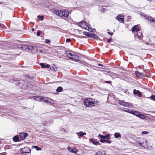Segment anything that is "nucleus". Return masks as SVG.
<instances>
[{
	"label": "nucleus",
	"instance_id": "nucleus-40",
	"mask_svg": "<svg viewBox=\"0 0 155 155\" xmlns=\"http://www.w3.org/2000/svg\"><path fill=\"white\" fill-rule=\"evenodd\" d=\"M107 10V9H105V8H103L101 10V12H105Z\"/></svg>",
	"mask_w": 155,
	"mask_h": 155
},
{
	"label": "nucleus",
	"instance_id": "nucleus-50",
	"mask_svg": "<svg viewBox=\"0 0 155 155\" xmlns=\"http://www.w3.org/2000/svg\"><path fill=\"white\" fill-rule=\"evenodd\" d=\"M98 65L99 66H101V67H103V65L102 64H98Z\"/></svg>",
	"mask_w": 155,
	"mask_h": 155
},
{
	"label": "nucleus",
	"instance_id": "nucleus-11",
	"mask_svg": "<svg viewBox=\"0 0 155 155\" xmlns=\"http://www.w3.org/2000/svg\"><path fill=\"white\" fill-rule=\"evenodd\" d=\"M30 45L28 46L26 45H22L21 46V49L23 51H30Z\"/></svg>",
	"mask_w": 155,
	"mask_h": 155
},
{
	"label": "nucleus",
	"instance_id": "nucleus-12",
	"mask_svg": "<svg viewBox=\"0 0 155 155\" xmlns=\"http://www.w3.org/2000/svg\"><path fill=\"white\" fill-rule=\"evenodd\" d=\"M135 38L137 37L139 39H141L143 38V35L141 31H139L137 33V34L135 33Z\"/></svg>",
	"mask_w": 155,
	"mask_h": 155
},
{
	"label": "nucleus",
	"instance_id": "nucleus-25",
	"mask_svg": "<svg viewBox=\"0 0 155 155\" xmlns=\"http://www.w3.org/2000/svg\"><path fill=\"white\" fill-rule=\"evenodd\" d=\"M114 137L115 138H118L121 137V135L119 133L116 132L114 134Z\"/></svg>",
	"mask_w": 155,
	"mask_h": 155
},
{
	"label": "nucleus",
	"instance_id": "nucleus-4",
	"mask_svg": "<svg viewBox=\"0 0 155 155\" xmlns=\"http://www.w3.org/2000/svg\"><path fill=\"white\" fill-rule=\"evenodd\" d=\"M79 26L82 28L91 31V29L87 25V24L84 21H82L79 22Z\"/></svg>",
	"mask_w": 155,
	"mask_h": 155
},
{
	"label": "nucleus",
	"instance_id": "nucleus-51",
	"mask_svg": "<svg viewBox=\"0 0 155 155\" xmlns=\"http://www.w3.org/2000/svg\"><path fill=\"white\" fill-rule=\"evenodd\" d=\"M32 31H34V28H32Z\"/></svg>",
	"mask_w": 155,
	"mask_h": 155
},
{
	"label": "nucleus",
	"instance_id": "nucleus-48",
	"mask_svg": "<svg viewBox=\"0 0 155 155\" xmlns=\"http://www.w3.org/2000/svg\"><path fill=\"white\" fill-rule=\"evenodd\" d=\"M108 33L110 35H112L113 34V33L110 32L109 31L108 32Z\"/></svg>",
	"mask_w": 155,
	"mask_h": 155
},
{
	"label": "nucleus",
	"instance_id": "nucleus-27",
	"mask_svg": "<svg viewBox=\"0 0 155 155\" xmlns=\"http://www.w3.org/2000/svg\"><path fill=\"white\" fill-rule=\"evenodd\" d=\"M44 50V49L43 48L38 47L37 48V52L41 53L43 52Z\"/></svg>",
	"mask_w": 155,
	"mask_h": 155
},
{
	"label": "nucleus",
	"instance_id": "nucleus-36",
	"mask_svg": "<svg viewBox=\"0 0 155 155\" xmlns=\"http://www.w3.org/2000/svg\"><path fill=\"white\" fill-rule=\"evenodd\" d=\"M94 38H98V36L95 34H93L92 37Z\"/></svg>",
	"mask_w": 155,
	"mask_h": 155
},
{
	"label": "nucleus",
	"instance_id": "nucleus-35",
	"mask_svg": "<svg viewBox=\"0 0 155 155\" xmlns=\"http://www.w3.org/2000/svg\"><path fill=\"white\" fill-rule=\"evenodd\" d=\"M149 133L148 132V131H143L142 133H141V134L142 135H143V134H148V133Z\"/></svg>",
	"mask_w": 155,
	"mask_h": 155
},
{
	"label": "nucleus",
	"instance_id": "nucleus-29",
	"mask_svg": "<svg viewBox=\"0 0 155 155\" xmlns=\"http://www.w3.org/2000/svg\"><path fill=\"white\" fill-rule=\"evenodd\" d=\"M63 91V88L61 87H59L56 90V91L58 92H61Z\"/></svg>",
	"mask_w": 155,
	"mask_h": 155
},
{
	"label": "nucleus",
	"instance_id": "nucleus-1",
	"mask_svg": "<svg viewBox=\"0 0 155 155\" xmlns=\"http://www.w3.org/2000/svg\"><path fill=\"white\" fill-rule=\"evenodd\" d=\"M97 101L90 98H87L84 100V105L86 107H92L97 105Z\"/></svg>",
	"mask_w": 155,
	"mask_h": 155
},
{
	"label": "nucleus",
	"instance_id": "nucleus-52",
	"mask_svg": "<svg viewBox=\"0 0 155 155\" xmlns=\"http://www.w3.org/2000/svg\"><path fill=\"white\" fill-rule=\"evenodd\" d=\"M46 125V122H45V123H44V125Z\"/></svg>",
	"mask_w": 155,
	"mask_h": 155
},
{
	"label": "nucleus",
	"instance_id": "nucleus-41",
	"mask_svg": "<svg viewBox=\"0 0 155 155\" xmlns=\"http://www.w3.org/2000/svg\"><path fill=\"white\" fill-rule=\"evenodd\" d=\"M106 140H104V139H101L100 140V141L102 143H104V142H106Z\"/></svg>",
	"mask_w": 155,
	"mask_h": 155
},
{
	"label": "nucleus",
	"instance_id": "nucleus-56",
	"mask_svg": "<svg viewBox=\"0 0 155 155\" xmlns=\"http://www.w3.org/2000/svg\"><path fill=\"white\" fill-rule=\"evenodd\" d=\"M1 26V25L0 24V26Z\"/></svg>",
	"mask_w": 155,
	"mask_h": 155
},
{
	"label": "nucleus",
	"instance_id": "nucleus-5",
	"mask_svg": "<svg viewBox=\"0 0 155 155\" xmlns=\"http://www.w3.org/2000/svg\"><path fill=\"white\" fill-rule=\"evenodd\" d=\"M118 103L120 105H121L124 107H130L132 106V105L130 104L128 102H126L124 101H121L119 100L118 101Z\"/></svg>",
	"mask_w": 155,
	"mask_h": 155
},
{
	"label": "nucleus",
	"instance_id": "nucleus-39",
	"mask_svg": "<svg viewBox=\"0 0 155 155\" xmlns=\"http://www.w3.org/2000/svg\"><path fill=\"white\" fill-rule=\"evenodd\" d=\"M46 43L48 44L50 42V41L49 39H46L45 41Z\"/></svg>",
	"mask_w": 155,
	"mask_h": 155
},
{
	"label": "nucleus",
	"instance_id": "nucleus-13",
	"mask_svg": "<svg viewBox=\"0 0 155 155\" xmlns=\"http://www.w3.org/2000/svg\"><path fill=\"white\" fill-rule=\"evenodd\" d=\"M68 150L71 153H74L75 154L77 153L78 151V150L76 149L75 148H72L71 147L68 146Z\"/></svg>",
	"mask_w": 155,
	"mask_h": 155
},
{
	"label": "nucleus",
	"instance_id": "nucleus-46",
	"mask_svg": "<svg viewBox=\"0 0 155 155\" xmlns=\"http://www.w3.org/2000/svg\"><path fill=\"white\" fill-rule=\"evenodd\" d=\"M105 82H106V83L107 84H109L111 83V82L110 81H106Z\"/></svg>",
	"mask_w": 155,
	"mask_h": 155
},
{
	"label": "nucleus",
	"instance_id": "nucleus-24",
	"mask_svg": "<svg viewBox=\"0 0 155 155\" xmlns=\"http://www.w3.org/2000/svg\"><path fill=\"white\" fill-rule=\"evenodd\" d=\"M142 140L141 141L142 142V146L143 147V145H147V140L146 139L144 138L142 139Z\"/></svg>",
	"mask_w": 155,
	"mask_h": 155
},
{
	"label": "nucleus",
	"instance_id": "nucleus-54",
	"mask_svg": "<svg viewBox=\"0 0 155 155\" xmlns=\"http://www.w3.org/2000/svg\"><path fill=\"white\" fill-rule=\"evenodd\" d=\"M128 18H130V17H129Z\"/></svg>",
	"mask_w": 155,
	"mask_h": 155
},
{
	"label": "nucleus",
	"instance_id": "nucleus-21",
	"mask_svg": "<svg viewBox=\"0 0 155 155\" xmlns=\"http://www.w3.org/2000/svg\"><path fill=\"white\" fill-rule=\"evenodd\" d=\"M89 141H91L95 145H100V143L97 140H94L92 139H90L89 140Z\"/></svg>",
	"mask_w": 155,
	"mask_h": 155
},
{
	"label": "nucleus",
	"instance_id": "nucleus-19",
	"mask_svg": "<svg viewBox=\"0 0 155 155\" xmlns=\"http://www.w3.org/2000/svg\"><path fill=\"white\" fill-rule=\"evenodd\" d=\"M135 74L137 77L141 78L145 77L144 75L142 73L139 72L138 71H135Z\"/></svg>",
	"mask_w": 155,
	"mask_h": 155
},
{
	"label": "nucleus",
	"instance_id": "nucleus-37",
	"mask_svg": "<svg viewBox=\"0 0 155 155\" xmlns=\"http://www.w3.org/2000/svg\"><path fill=\"white\" fill-rule=\"evenodd\" d=\"M140 138H137L136 140V143L137 144H138V142H139V141H141L139 139Z\"/></svg>",
	"mask_w": 155,
	"mask_h": 155
},
{
	"label": "nucleus",
	"instance_id": "nucleus-34",
	"mask_svg": "<svg viewBox=\"0 0 155 155\" xmlns=\"http://www.w3.org/2000/svg\"><path fill=\"white\" fill-rule=\"evenodd\" d=\"M40 98H39L38 96H34L33 97V99L34 100H36V101H38V99H39Z\"/></svg>",
	"mask_w": 155,
	"mask_h": 155
},
{
	"label": "nucleus",
	"instance_id": "nucleus-32",
	"mask_svg": "<svg viewBox=\"0 0 155 155\" xmlns=\"http://www.w3.org/2000/svg\"><path fill=\"white\" fill-rule=\"evenodd\" d=\"M150 98L152 100L155 101V95H152L150 96Z\"/></svg>",
	"mask_w": 155,
	"mask_h": 155
},
{
	"label": "nucleus",
	"instance_id": "nucleus-47",
	"mask_svg": "<svg viewBox=\"0 0 155 155\" xmlns=\"http://www.w3.org/2000/svg\"><path fill=\"white\" fill-rule=\"evenodd\" d=\"M112 38H110L109 39H108L107 41V42H110V41H111L112 40Z\"/></svg>",
	"mask_w": 155,
	"mask_h": 155
},
{
	"label": "nucleus",
	"instance_id": "nucleus-15",
	"mask_svg": "<svg viewBox=\"0 0 155 155\" xmlns=\"http://www.w3.org/2000/svg\"><path fill=\"white\" fill-rule=\"evenodd\" d=\"M30 51H31L33 53L37 52V47L33 46L30 45Z\"/></svg>",
	"mask_w": 155,
	"mask_h": 155
},
{
	"label": "nucleus",
	"instance_id": "nucleus-2",
	"mask_svg": "<svg viewBox=\"0 0 155 155\" xmlns=\"http://www.w3.org/2000/svg\"><path fill=\"white\" fill-rule=\"evenodd\" d=\"M54 13L57 15L64 18L67 17L69 14V12L65 9L62 10H55L54 11Z\"/></svg>",
	"mask_w": 155,
	"mask_h": 155
},
{
	"label": "nucleus",
	"instance_id": "nucleus-45",
	"mask_svg": "<svg viewBox=\"0 0 155 155\" xmlns=\"http://www.w3.org/2000/svg\"><path fill=\"white\" fill-rule=\"evenodd\" d=\"M106 142L107 143H110L111 142V141H109V140H106Z\"/></svg>",
	"mask_w": 155,
	"mask_h": 155
},
{
	"label": "nucleus",
	"instance_id": "nucleus-7",
	"mask_svg": "<svg viewBox=\"0 0 155 155\" xmlns=\"http://www.w3.org/2000/svg\"><path fill=\"white\" fill-rule=\"evenodd\" d=\"M134 115L143 119H146L147 118L146 115L141 114L139 112L137 111H135Z\"/></svg>",
	"mask_w": 155,
	"mask_h": 155
},
{
	"label": "nucleus",
	"instance_id": "nucleus-38",
	"mask_svg": "<svg viewBox=\"0 0 155 155\" xmlns=\"http://www.w3.org/2000/svg\"><path fill=\"white\" fill-rule=\"evenodd\" d=\"M41 33V31L39 30L38 31L37 33V35L38 36H39L40 35V34Z\"/></svg>",
	"mask_w": 155,
	"mask_h": 155
},
{
	"label": "nucleus",
	"instance_id": "nucleus-20",
	"mask_svg": "<svg viewBox=\"0 0 155 155\" xmlns=\"http://www.w3.org/2000/svg\"><path fill=\"white\" fill-rule=\"evenodd\" d=\"M133 93L136 95H137L139 97H140L142 96V94L140 91L138 90L134 89L133 91Z\"/></svg>",
	"mask_w": 155,
	"mask_h": 155
},
{
	"label": "nucleus",
	"instance_id": "nucleus-10",
	"mask_svg": "<svg viewBox=\"0 0 155 155\" xmlns=\"http://www.w3.org/2000/svg\"><path fill=\"white\" fill-rule=\"evenodd\" d=\"M132 32L135 34L136 32H138L140 31V28L138 27L137 25H135L132 28Z\"/></svg>",
	"mask_w": 155,
	"mask_h": 155
},
{
	"label": "nucleus",
	"instance_id": "nucleus-17",
	"mask_svg": "<svg viewBox=\"0 0 155 155\" xmlns=\"http://www.w3.org/2000/svg\"><path fill=\"white\" fill-rule=\"evenodd\" d=\"M40 100L41 101L45 103H50L51 102V99L46 97L40 98Z\"/></svg>",
	"mask_w": 155,
	"mask_h": 155
},
{
	"label": "nucleus",
	"instance_id": "nucleus-28",
	"mask_svg": "<svg viewBox=\"0 0 155 155\" xmlns=\"http://www.w3.org/2000/svg\"><path fill=\"white\" fill-rule=\"evenodd\" d=\"M19 137L18 136H15L13 138V140L15 142L18 141L19 140Z\"/></svg>",
	"mask_w": 155,
	"mask_h": 155
},
{
	"label": "nucleus",
	"instance_id": "nucleus-14",
	"mask_svg": "<svg viewBox=\"0 0 155 155\" xmlns=\"http://www.w3.org/2000/svg\"><path fill=\"white\" fill-rule=\"evenodd\" d=\"M28 134L27 133H22L20 134V138L22 140H24L25 139L26 137H28Z\"/></svg>",
	"mask_w": 155,
	"mask_h": 155
},
{
	"label": "nucleus",
	"instance_id": "nucleus-16",
	"mask_svg": "<svg viewBox=\"0 0 155 155\" xmlns=\"http://www.w3.org/2000/svg\"><path fill=\"white\" fill-rule=\"evenodd\" d=\"M123 111L134 115L135 110H132L131 109H129L127 108H124L123 109Z\"/></svg>",
	"mask_w": 155,
	"mask_h": 155
},
{
	"label": "nucleus",
	"instance_id": "nucleus-42",
	"mask_svg": "<svg viewBox=\"0 0 155 155\" xmlns=\"http://www.w3.org/2000/svg\"><path fill=\"white\" fill-rule=\"evenodd\" d=\"M66 41L67 42H69L71 41V40L69 38H67L66 40Z\"/></svg>",
	"mask_w": 155,
	"mask_h": 155
},
{
	"label": "nucleus",
	"instance_id": "nucleus-31",
	"mask_svg": "<svg viewBox=\"0 0 155 155\" xmlns=\"http://www.w3.org/2000/svg\"><path fill=\"white\" fill-rule=\"evenodd\" d=\"M32 147H34L37 150H41V148L36 146H33Z\"/></svg>",
	"mask_w": 155,
	"mask_h": 155
},
{
	"label": "nucleus",
	"instance_id": "nucleus-43",
	"mask_svg": "<svg viewBox=\"0 0 155 155\" xmlns=\"http://www.w3.org/2000/svg\"><path fill=\"white\" fill-rule=\"evenodd\" d=\"M93 34L89 33V35H88V37H92Z\"/></svg>",
	"mask_w": 155,
	"mask_h": 155
},
{
	"label": "nucleus",
	"instance_id": "nucleus-53",
	"mask_svg": "<svg viewBox=\"0 0 155 155\" xmlns=\"http://www.w3.org/2000/svg\"><path fill=\"white\" fill-rule=\"evenodd\" d=\"M107 31H110V30H109V29H107Z\"/></svg>",
	"mask_w": 155,
	"mask_h": 155
},
{
	"label": "nucleus",
	"instance_id": "nucleus-55",
	"mask_svg": "<svg viewBox=\"0 0 155 155\" xmlns=\"http://www.w3.org/2000/svg\"><path fill=\"white\" fill-rule=\"evenodd\" d=\"M1 65H0V68L1 67Z\"/></svg>",
	"mask_w": 155,
	"mask_h": 155
},
{
	"label": "nucleus",
	"instance_id": "nucleus-26",
	"mask_svg": "<svg viewBox=\"0 0 155 155\" xmlns=\"http://www.w3.org/2000/svg\"><path fill=\"white\" fill-rule=\"evenodd\" d=\"M106 153L105 151H102L98 152L96 153V155H106Z\"/></svg>",
	"mask_w": 155,
	"mask_h": 155
},
{
	"label": "nucleus",
	"instance_id": "nucleus-9",
	"mask_svg": "<svg viewBox=\"0 0 155 155\" xmlns=\"http://www.w3.org/2000/svg\"><path fill=\"white\" fill-rule=\"evenodd\" d=\"M124 15L120 14L117 16L116 18L121 23H124Z\"/></svg>",
	"mask_w": 155,
	"mask_h": 155
},
{
	"label": "nucleus",
	"instance_id": "nucleus-44",
	"mask_svg": "<svg viewBox=\"0 0 155 155\" xmlns=\"http://www.w3.org/2000/svg\"><path fill=\"white\" fill-rule=\"evenodd\" d=\"M141 142H138V144H139L140 146H142V142L140 141Z\"/></svg>",
	"mask_w": 155,
	"mask_h": 155
},
{
	"label": "nucleus",
	"instance_id": "nucleus-49",
	"mask_svg": "<svg viewBox=\"0 0 155 155\" xmlns=\"http://www.w3.org/2000/svg\"><path fill=\"white\" fill-rule=\"evenodd\" d=\"M128 90L127 89H126L125 90V91H124V92L125 93H126L127 92Z\"/></svg>",
	"mask_w": 155,
	"mask_h": 155
},
{
	"label": "nucleus",
	"instance_id": "nucleus-18",
	"mask_svg": "<svg viewBox=\"0 0 155 155\" xmlns=\"http://www.w3.org/2000/svg\"><path fill=\"white\" fill-rule=\"evenodd\" d=\"M98 136H99L101 139H109L110 138V135L109 134H107L106 136H104L99 134Z\"/></svg>",
	"mask_w": 155,
	"mask_h": 155
},
{
	"label": "nucleus",
	"instance_id": "nucleus-6",
	"mask_svg": "<svg viewBox=\"0 0 155 155\" xmlns=\"http://www.w3.org/2000/svg\"><path fill=\"white\" fill-rule=\"evenodd\" d=\"M141 16H143L146 20L149 21L151 23H153L155 22V19L154 18L151 16L145 15L143 14H141Z\"/></svg>",
	"mask_w": 155,
	"mask_h": 155
},
{
	"label": "nucleus",
	"instance_id": "nucleus-30",
	"mask_svg": "<svg viewBox=\"0 0 155 155\" xmlns=\"http://www.w3.org/2000/svg\"><path fill=\"white\" fill-rule=\"evenodd\" d=\"M37 17L38 20L41 21L43 20L44 18V17L43 16L38 15Z\"/></svg>",
	"mask_w": 155,
	"mask_h": 155
},
{
	"label": "nucleus",
	"instance_id": "nucleus-23",
	"mask_svg": "<svg viewBox=\"0 0 155 155\" xmlns=\"http://www.w3.org/2000/svg\"><path fill=\"white\" fill-rule=\"evenodd\" d=\"M40 65L42 68H48L50 67V65L48 64L45 65L44 63H40Z\"/></svg>",
	"mask_w": 155,
	"mask_h": 155
},
{
	"label": "nucleus",
	"instance_id": "nucleus-8",
	"mask_svg": "<svg viewBox=\"0 0 155 155\" xmlns=\"http://www.w3.org/2000/svg\"><path fill=\"white\" fill-rule=\"evenodd\" d=\"M20 152L21 154L24 153H28L31 152V150L27 147H25L21 149Z\"/></svg>",
	"mask_w": 155,
	"mask_h": 155
},
{
	"label": "nucleus",
	"instance_id": "nucleus-33",
	"mask_svg": "<svg viewBox=\"0 0 155 155\" xmlns=\"http://www.w3.org/2000/svg\"><path fill=\"white\" fill-rule=\"evenodd\" d=\"M89 32H86V31H84L83 32V34L88 36V35H89Z\"/></svg>",
	"mask_w": 155,
	"mask_h": 155
},
{
	"label": "nucleus",
	"instance_id": "nucleus-3",
	"mask_svg": "<svg viewBox=\"0 0 155 155\" xmlns=\"http://www.w3.org/2000/svg\"><path fill=\"white\" fill-rule=\"evenodd\" d=\"M65 52L67 57H68L70 59L76 62L79 61L80 57L78 55L72 54L68 52V51H65Z\"/></svg>",
	"mask_w": 155,
	"mask_h": 155
},
{
	"label": "nucleus",
	"instance_id": "nucleus-22",
	"mask_svg": "<svg viewBox=\"0 0 155 155\" xmlns=\"http://www.w3.org/2000/svg\"><path fill=\"white\" fill-rule=\"evenodd\" d=\"M86 133L84 132L83 131H80L78 133V135L79 138H80L81 137H83L84 135H86Z\"/></svg>",
	"mask_w": 155,
	"mask_h": 155
}]
</instances>
